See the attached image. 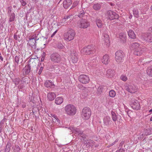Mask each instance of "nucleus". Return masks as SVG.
Here are the masks:
<instances>
[{"label": "nucleus", "instance_id": "f257e3e1", "mask_svg": "<svg viewBox=\"0 0 152 152\" xmlns=\"http://www.w3.org/2000/svg\"><path fill=\"white\" fill-rule=\"evenodd\" d=\"M131 49L134 50V54L135 55L140 56L143 52L144 50L142 49L141 46L137 42L133 43L131 45Z\"/></svg>", "mask_w": 152, "mask_h": 152}, {"label": "nucleus", "instance_id": "f03ea898", "mask_svg": "<svg viewBox=\"0 0 152 152\" xmlns=\"http://www.w3.org/2000/svg\"><path fill=\"white\" fill-rule=\"evenodd\" d=\"M96 50V47L95 46L89 45L83 48L81 50V53L84 54L90 55L95 53Z\"/></svg>", "mask_w": 152, "mask_h": 152}, {"label": "nucleus", "instance_id": "7ed1b4c3", "mask_svg": "<svg viewBox=\"0 0 152 152\" xmlns=\"http://www.w3.org/2000/svg\"><path fill=\"white\" fill-rule=\"evenodd\" d=\"M65 110L66 113L69 115H74L76 112V109L73 105L69 104L65 107Z\"/></svg>", "mask_w": 152, "mask_h": 152}, {"label": "nucleus", "instance_id": "20e7f679", "mask_svg": "<svg viewBox=\"0 0 152 152\" xmlns=\"http://www.w3.org/2000/svg\"><path fill=\"white\" fill-rule=\"evenodd\" d=\"M75 35L74 30L69 29L67 32L64 34V39L66 41H70L73 39Z\"/></svg>", "mask_w": 152, "mask_h": 152}, {"label": "nucleus", "instance_id": "39448f33", "mask_svg": "<svg viewBox=\"0 0 152 152\" xmlns=\"http://www.w3.org/2000/svg\"><path fill=\"white\" fill-rule=\"evenodd\" d=\"M28 44L31 47L35 49L36 47V41L39 39V38L36 35H34L32 36H30L28 37Z\"/></svg>", "mask_w": 152, "mask_h": 152}, {"label": "nucleus", "instance_id": "423d86ee", "mask_svg": "<svg viewBox=\"0 0 152 152\" xmlns=\"http://www.w3.org/2000/svg\"><path fill=\"white\" fill-rule=\"evenodd\" d=\"M91 114L90 109L88 107H85L82 110L81 115L83 118L87 120L89 118Z\"/></svg>", "mask_w": 152, "mask_h": 152}, {"label": "nucleus", "instance_id": "0eeeda50", "mask_svg": "<svg viewBox=\"0 0 152 152\" xmlns=\"http://www.w3.org/2000/svg\"><path fill=\"white\" fill-rule=\"evenodd\" d=\"M90 25L89 22L85 19H82L77 22V26L80 28H86Z\"/></svg>", "mask_w": 152, "mask_h": 152}, {"label": "nucleus", "instance_id": "6e6552de", "mask_svg": "<svg viewBox=\"0 0 152 152\" xmlns=\"http://www.w3.org/2000/svg\"><path fill=\"white\" fill-rule=\"evenodd\" d=\"M51 60L55 63H59L61 61V56L58 53H55L51 54L50 56Z\"/></svg>", "mask_w": 152, "mask_h": 152}, {"label": "nucleus", "instance_id": "1a4fd4ad", "mask_svg": "<svg viewBox=\"0 0 152 152\" xmlns=\"http://www.w3.org/2000/svg\"><path fill=\"white\" fill-rule=\"evenodd\" d=\"M124 54L121 50H118L115 53V58L116 61L118 63H120L123 61Z\"/></svg>", "mask_w": 152, "mask_h": 152}, {"label": "nucleus", "instance_id": "9d476101", "mask_svg": "<svg viewBox=\"0 0 152 152\" xmlns=\"http://www.w3.org/2000/svg\"><path fill=\"white\" fill-rule=\"evenodd\" d=\"M132 107L134 109L138 110L140 108V105L138 101L135 99H132L130 102Z\"/></svg>", "mask_w": 152, "mask_h": 152}, {"label": "nucleus", "instance_id": "9b49d317", "mask_svg": "<svg viewBox=\"0 0 152 152\" xmlns=\"http://www.w3.org/2000/svg\"><path fill=\"white\" fill-rule=\"evenodd\" d=\"M107 15L108 18L111 20L117 19L119 17V16L118 14L111 10L108 11L107 12Z\"/></svg>", "mask_w": 152, "mask_h": 152}, {"label": "nucleus", "instance_id": "f8f14e48", "mask_svg": "<svg viewBox=\"0 0 152 152\" xmlns=\"http://www.w3.org/2000/svg\"><path fill=\"white\" fill-rule=\"evenodd\" d=\"M79 80L83 84H87L90 81L89 77L85 75H81L79 77Z\"/></svg>", "mask_w": 152, "mask_h": 152}, {"label": "nucleus", "instance_id": "ddd939ff", "mask_svg": "<svg viewBox=\"0 0 152 152\" xmlns=\"http://www.w3.org/2000/svg\"><path fill=\"white\" fill-rule=\"evenodd\" d=\"M142 38L144 40L148 42H152V34L150 33L144 34L142 36Z\"/></svg>", "mask_w": 152, "mask_h": 152}, {"label": "nucleus", "instance_id": "4468645a", "mask_svg": "<svg viewBox=\"0 0 152 152\" xmlns=\"http://www.w3.org/2000/svg\"><path fill=\"white\" fill-rule=\"evenodd\" d=\"M125 89L130 93H134L136 91L137 88L134 85H126L125 86Z\"/></svg>", "mask_w": 152, "mask_h": 152}, {"label": "nucleus", "instance_id": "2eb2a0df", "mask_svg": "<svg viewBox=\"0 0 152 152\" xmlns=\"http://www.w3.org/2000/svg\"><path fill=\"white\" fill-rule=\"evenodd\" d=\"M112 121L109 116H106L103 118V123L104 126H109L111 124Z\"/></svg>", "mask_w": 152, "mask_h": 152}, {"label": "nucleus", "instance_id": "dca6fc26", "mask_svg": "<svg viewBox=\"0 0 152 152\" xmlns=\"http://www.w3.org/2000/svg\"><path fill=\"white\" fill-rule=\"evenodd\" d=\"M31 66L29 64L26 65L23 69V75H26L28 74L30 72Z\"/></svg>", "mask_w": 152, "mask_h": 152}, {"label": "nucleus", "instance_id": "f3484780", "mask_svg": "<svg viewBox=\"0 0 152 152\" xmlns=\"http://www.w3.org/2000/svg\"><path fill=\"white\" fill-rule=\"evenodd\" d=\"M103 39L104 42V45L108 47L109 45V35L106 34H104L103 37Z\"/></svg>", "mask_w": 152, "mask_h": 152}, {"label": "nucleus", "instance_id": "a211bd4d", "mask_svg": "<svg viewBox=\"0 0 152 152\" xmlns=\"http://www.w3.org/2000/svg\"><path fill=\"white\" fill-rule=\"evenodd\" d=\"M72 4L71 0H64L63 2V7L65 9H67Z\"/></svg>", "mask_w": 152, "mask_h": 152}, {"label": "nucleus", "instance_id": "6ab92c4d", "mask_svg": "<svg viewBox=\"0 0 152 152\" xmlns=\"http://www.w3.org/2000/svg\"><path fill=\"white\" fill-rule=\"evenodd\" d=\"M102 61V62L105 64H108L110 62L109 56L107 55L104 56Z\"/></svg>", "mask_w": 152, "mask_h": 152}, {"label": "nucleus", "instance_id": "aec40b11", "mask_svg": "<svg viewBox=\"0 0 152 152\" xmlns=\"http://www.w3.org/2000/svg\"><path fill=\"white\" fill-rule=\"evenodd\" d=\"M56 97V95L54 93H49L47 94V98L49 101L53 100Z\"/></svg>", "mask_w": 152, "mask_h": 152}, {"label": "nucleus", "instance_id": "412c9836", "mask_svg": "<svg viewBox=\"0 0 152 152\" xmlns=\"http://www.w3.org/2000/svg\"><path fill=\"white\" fill-rule=\"evenodd\" d=\"M71 58L73 63H76L78 60V55L74 53L71 54Z\"/></svg>", "mask_w": 152, "mask_h": 152}, {"label": "nucleus", "instance_id": "4be33fe9", "mask_svg": "<svg viewBox=\"0 0 152 152\" xmlns=\"http://www.w3.org/2000/svg\"><path fill=\"white\" fill-rule=\"evenodd\" d=\"M119 38L121 39L123 43H125L126 41V34L123 32L120 33L119 34Z\"/></svg>", "mask_w": 152, "mask_h": 152}, {"label": "nucleus", "instance_id": "5701e85b", "mask_svg": "<svg viewBox=\"0 0 152 152\" xmlns=\"http://www.w3.org/2000/svg\"><path fill=\"white\" fill-rule=\"evenodd\" d=\"M45 86L47 88H52L54 86L53 82L51 80H47L44 83Z\"/></svg>", "mask_w": 152, "mask_h": 152}, {"label": "nucleus", "instance_id": "b1692460", "mask_svg": "<svg viewBox=\"0 0 152 152\" xmlns=\"http://www.w3.org/2000/svg\"><path fill=\"white\" fill-rule=\"evenodd\" d=\"M114 71L111 69H108L107 72V73L106 74V76L108 78L112 77L114 75Z\"/></svg>", "mask_w": 152, "mask_h": 152}, {"label": "nucleus", "instance_id": "393cba45", "mask_svg": "<svg viewBox=\"0 0 152 152\" xmlns=\"http://www.w3.org/2000/svg\"><path fill=\"white\" fill-rule=\"evenodd\" d=\"M128 35L129 37L132 39H135L136 38V36L134 32L132 30H129L128 32Z\"/></svg>", "mask_w": 152, "mask_h": 152}, {"label": "nucleus", "instance_id": "a878e982", "mask_svg": "<svg viewBox=\"0 0 152 152\" xmlns=\"http://www.w3.org/2000/svg\"><path fill=\"white\" fill-rule=\"evenodd\" d=\"M96 22L97 26L99 28H101L103 25V23H102L101 20L99 18H97L96 20Z\"/></svg>", "mask_w": 152, "mask_h": 152}, {"label": "nucleus", "instance_id": "bb28decb", "mask_svg": "<svg viewBox=\"0 0 152 152\" xmlns=\"http://www.w3.org/2000/svg\"><path fill=\"white\" fill-rule=\"evenodd\" d=\"M53 68L54 69L55 72L57 73H59L60 72V66L59 65H54L52 66Z\"/></svg>", "mask_w": 152, "mask_h": 152}, {"label": "nucleus", "instance_id": "cd10ccee", "mask_svg": "<svg viewBox=\"0 0 152 152\" xmlns=\"http://www.w3.org/2000/svg\"><path fill=\"white\" fill-rule=\"evenodd\" d=\"M63 99L61 97H58L56 98L55 100V103L57 104H60L63 102Z\"/></svg>", "mask_w": 152, "mask_h": 152}, {"label": "nucleus", "instance_id": "c85d7f7f", "mask_svg": "<svg viewBox=\"0 0 152 152\" xmlns=\"http://www.w3.org/2000/svg\"><path fill=\"white\" fill-rule=\"evenodd\" d=\"M8 15L10 17L9 21L10 22H12L14 21L15 18V14L14 13H12Z\"/></svg>", "mask_w": 152, "mask_h": 152}, {"label": "nucleus", "instance_id": "c756f323", "mask_svg": "<svg viewBox=\"0 0 152 152\" xmlns=\"http://www.w3.org/2000/svg\"><path fill=\"white\" fill-rule=\"evenodd\" d=\"M11 145V143L10 142H8L6 146L4 152H9L10 150Z\"/></svg>", "mask_w": 152, "mask_h": 152}, {"label": "nucleus", "instance_id": "7c9ffc66", "mask_svg": "<svg viewBox=\"0 0 152 152\" xmlns=\"http://www.w3.org/2000/svg\"><path fill=\"white\" fill-rule=\"evenodd\" d=\"M101 5L100 4L97 3L93 5V8L96 10H99L101 8Z\"/></svg>", "mask_w": 152, "mask_h": 152}, {"label": "nucleus", "instance_id": "2f4dec72", "mask_svg": "<svg viewBox=\"0 0 152 152\" xmlns=\"http://www.w3.org/2000/svg\"><path fill=\"white\" fill-rule=\"evenodd\" d=\"M147 74L150 76H152V66L148 67L147 70Z\"/></svg>", "mask_w": 152, "mask_h": 152}, {"label": "nucleus", "instance_id": "473e14b6", "mask_svg": "<svg viewBox=\"0 0 152 152\" xmlns=\"http://www.w3.org/2000/svg\"><path fill=\"white\" fill-rule=\"evenodd\" d=\"M74 133L75 134L82 135L83 134V132L80 130L79 129L76 128L74 130Z\"/></svg>", "mask_w": 152, "mask_h": 152}, {"label": "nucleus", "instance_id": "72a5a7b5", "mask_svg": "<svg viewBox=\"0 0 152 152\" xmlns=\"http://www.w3.org/2000/svg\"><path fill=\"white\" fill-rule=\"evenodd\" d=\"M152 128H149L145 130V134L146 135H149L152 133Z\"/></svg>", "mask_w": 152, "mask_h": 152}, {"label": "nucleus", "instance_id": "f704fd0d", "mask_svg": "<svg viewBox=\"0 0 152 152\" xmlns=\"http://www.w3.org/2000/svg\"><path fill=\"white\" fill-rule=\"evenodd\" d=\"M111 113L112 116V119L114 121H115L117 120V118L115 113L113 111H112Z\"/></svg>", "mask_w": 152, "mask_h": 152}, {"label": "nucleus", "instance_id": "c9c22d12", "mask_svg": "<svg viewBox=\"0 0 152 152\" xmlns=\"http://www.w3.org/2000/svg\"><path fill=\"white\" fill-rule=\"evenodd\" d=\"M133 14L134 16L136 18L139 17V12L137 9H134L133 11Z\"/></svg>", "mask_w": 152, "mask_h": 152}, {"label": "nucleus", "instance_id": "e433bc0d", "mask_svg": "<svg viewBox=\"0 0 152 152\" xmlns=\"http://www.w3.org/2000/svg\"><path fill=\"white\" fill-rule=\"evenodd\" d=\"M85 14L84 11L83 10H82L80 11L78 15V16L80 18H82L84 16Z\"/></svg>", "mask_w": 152, "mask_h": 152}, {"label": "nucleus", "instance_id": "4c0bfd02", "mask_svg": "<svg viewBox=\"0 0 152 152\" xmlns=\"http://www.w3.org/2000/svg\"><path fill=\"white\" fill-rule=\"evenodd\" d=\"M110 96L112 97H114L115 96L116 93L115 91L113 90L110 91L109 93Z\"/></svg>", "mask_w": 152, "mask_h": 152}, {"label": "nucleus", "instance_id": "58836bf2", "mask_svg": "<svg viewBox=\"0 0 152 152\" xmlns=\"http://www.w3.org/2000/svg\"><path fill=\"white\" fill-rule=\"evenodd\" d=\"M20 1L22 5L24 6L27 4L28 2V0H20Z\"/></svg>", "mask_w": 152, "mask_h": 152}, {"label": "nucleus", "instance_id": "ea45409f", "mask_svg": "<svg viewBox=\"0 0 152 152\" xmlns=\"http://www.w3.org/2000/svg\"><path fill=\"white\" fill-rule=\"evenodd\" d=\"M20 79L19 78H17L13 80V82L16 85H18L19 83Z\"/></svg>", "mask_w": 152, "mask_h": 152}, {"label": "nucleus", "instance_id": "a19ab883", "mask_svg": "<svg viewBox=\"0 0 152 152\" xmlns=\"http://www.w3.org/2000/svg\"><path fill=\"white\" fill-rule=\"evenodd\" d=\"M20 149L18 145H15L14 148V152H20Z\"/></svg>", "mask_w": 152, "mask_h": 152}, {"label": "nucleus", "instance_id": "79ce46f5", "mask_svg": "<svg viewBox=\"0 0 152 152\" xmlns=\"http://www.w3.org/2000/svg\"><path fill=\"white\" fill-rule=\"evenodd\" d=\"M57 46L58 48L59 49H64V46L62 45V43H61L60 42H59L58 43L57 45Z\"/></svg>", "mask_w": 152, "mask_h": 152}, {"label": "nucleus", "instance_id": "37998d69", "mask_svg": "<svg viewBox=\"0 0 152 152\" xmlns=\"http://www.w3.org/2000/svg\"><path fill=\"white\" fill-rule=\"evenodd\" d=\"M103 89V87L102 86H99L97 89V91L99 94L102 91Z\"/></svg>", "mask_w": 152, "mask_h": 152}, {"label": "nucleus", "instance_id": "c03bdc74", "mask_svg": "<svg viewBox=\"0 0 152 152\" xmlns=\"http://www.w3.org/2000/svg\"><path fill=\"white\" fill-rule=\"evenodd\" d=\"M12 6H10L8 7L7 8V14H10L11 13H12Z\"/></svg>", "mask_w": 152, "mask_h": 152}, {"label": "nucleus", "instance_id": "a18cd8bd", "mask_svg": "<svg viewBox=\"0 0 152 152\" xmlns=\"http://www.w3.org/2000/svg\"><path fill=\"white\" fill-rule=\"evenodd\" d=\"M121 79L123 81H125L127 80V78L126 75H121Z\"/></svg>", "mask_w": 152, "mask_h": 152}, {"label": "nucleus", "instance_id": "49530a36", "mask_svg": "<svg viewBox=\"0 0 152 152\" xmlns=\"http://www.w3.org/2000/svg\"><path fill=\"white\" fill-rule=\"evenodd\" d=\"M20 58L19 56H16L15 57V62L17 63V65L18 64Z\"/></svg>", "mask_w": 152, "mask_h": 152}, {"label": "nucleus", "instance_id": "de8ad7c7", "mask_svg": "<svg viewBox=\"0 0 152 152\" xmlns=\"http://www.w3.org/2000/svg\"><path fill=\"white\" fill-rule=\"evenodd\" d=\"M127 114L130 117V115L131 113H132V111L130 110H126Z\"/></svg>", "mask_w": 152, "mask_h": 152}, {"label": "nucleus", "instance_id": "09e8293b", "mask_svg": "<svg viewBox=\"0 0 152 152\" xmlns=\"http://www.w3.org/2000/svg\"><path fill=\"white\" fill-rule=\"evenodd\" d=\"M78 2L77 1H76L74 3H73V5L71 7V9H73L75 7H76L78 4Z\"/></svg>", "mask_w": 152, "mask_h": 152}, {"label": "nucleus", "instance_id": "8fccbe9b", "mask_svg": "<svg viewBox=\"0 0 152 152\" xmlns=\"http://www.w3.org/2000/svg\"><path fill=\"white\" fill-rule=\"evenodd\" d=\"M118 139H116L114 142L111 143L109 145V147H110V146H112V145L115 144L116 143L118 142Z\"/></svg>", "mask_w": 152, "mask_h": 152}, {"label": "nucleus", "instance_id": "3c124183", "mask_svg": "<svg viewBox=\"0 0 152 152\" xmlns=\"http://www.w3.org/2000/svg\"><path fill=\"white\" fill-rule=\"evenodd\" d=\"M53 121L54 122H59V120H58V118H52Z\"/></svg>", "mask_w": 152, "mask_h": 152}, {"label": "nucleus", "instance_id": "603ef678", "mask_svg": "<svg viewBox=\"0 0 152 152\" xmlns=\"http://www.w3.org/2000/svg\"><path fill=\"white\" fill-rule=\"evenodd\" d=\"M72 16V15H69V16H67L64 17V19L65 20H67L68 19L70 18Z\"/></svg>", "mask_w": 152, "mask_h": 152}, {"label": "nucleus", "instance_id": "864d4df0", "mask_svg": "<svg viewBox=\"0 0 152 152\" xmlns=\"http://www.w3.org/2000/svg\"><path fill=\"white\" fill-rule=\"evenodd\" d=\"M42 67H41L40 68V69L39 70V75L42 72Z\"/></svg>", "mask_w": 152, "mask_h": 152}, {"label": "nucleus", "instance_id": "5fc2aeb1", "mask_svg": "<svg viewBox=\"0 0 152 152\" xmlns=\"http://www.w3.org/2000/svg\"><path fill=\"white\" fill-rule=\"evenodd\" d=\"M125 143V142L124 141H122L120 143V145H119V146H123L124 144V143Z\"/></svg>", "mask_w": 152, "mask_h": 152}, {"label": "nucleus", "instance_id": "6e6d98bb", "mask_svg": "<svg viewBox=\"0 0 152 152\" xmlns=\"http://www.w3.org/2000/svg\"><path fill=\"white\" fill-rule=\"evenodd\" d=\"M57 30H56V31L54 32L52 34V35H51V37H53L54 35H55V34H56V33L57 32Z\"/></svg>", "mask_w": 152, "mask_h": 152}, {"label": "nucleus", "instance_id": "4d7b16f0", "mask_svg": "<svg viewBox=\"0 0 152 152\" xmlns=\"http://www.w3.org/2000/svg\"><path fill=\"white\" fill-rule=\"evenodd\" d=\"M69 129L71 130L74 133V130L75 129L73 128L72 127H69Z\"/></svg>", "mask_w": 152, "mask_h": 152}, {"label": "nucleus", "instance_id": "13d9d810", "mask_svg": "<svg viewBox=\"0 0 152 152\" xmlns=\"http://www.w3.org/2000/svg\"><path fill=\"white\" fill-rule=\"evenodd\" d=\"M82 137L83 138V140H84L85 138H86V135L84 134H83L82 135Z\"/></svg>", "mask_w": 152, "mask_h": 152}, {"label": "nucleus", "instance_id": "bf43d9fd", "mask_svg": "<svg viewBox=\"0 0 152 152\" xmlns=\"http://www.w3.org/2000/svg\"><path fill=\"white\" fill-rule=\"evenodd\" d=\"M14 38L15 40H17L18 39L17 35L16 34H14Z\"/></svg>", "mask_w": 152, "mask_h": 152}, {"label": "nucleus", "instance_id": "052dcab7", "mask_svg": "<svg viewBox=\"0 0 152 152\" xmlns=\"http://www.w3.org/2000/svg\"><path fill=\"white\" fill-rule=\"evenodd\" d=\"M52 117L53 118H58L55 115H51Z\"/></svg>", "mask_w": 152, "mask_h": 152}, {"label": "nucleus", "instance_id": "680f3d73", "mask_svg": "<svg viewBox=\"0 0 152 152\" xmlns=\"http://www.w3.org/2000/svg\"><path fill=\"white\" fill-rule=\"evenodd\" d=\"M125 150L124 149H121V152H125Z\"/></svg>", "mask_w": 152, "mask_h": 152}, {"label": "nucleus", "instance_id": "e2e57ef3", "mask_svg": "<svg viewBox=\"0 0 152 152\" xmlns=\"http://www.w3.org/2000/svg\"><path fill=\"white\" fill-rule=\"evenodd\" d=\"M0 60H1V61H3V57L1 56H0Z\"/></svg>", "mask_w": 152, "mask_h": 152}, {"label": "nucleus", "instance_id": "0e129e2a", "mask_svg": "<svg viewBox=\"0 0 152 152\" xmlns=\"http://www.w3.org/2000/svg\"><path fill=\"white\" fill-rule=\"evenodd\" d=\"M121 149L120 148L117 151L115 152H120Z\"/></svg>", "mask_w": 152, "mask_h": 152}, {"label": "nucleus", "instance_id": "69168bd1", "mask_svg": "<svg viewBox=\"0 0 152 152\" xmlns=\"http://www.w3.org/2000/svg\"><path fill=\"white\" fill-rule=\"evenodd\" d=\"M32 0L33 1H34L35 3H36L38 1H37L38 0Z\"/></svg>", "mask_w": 152, "mask_h": 152}, {"label": "nucleus", "instance_id": "338daca9", "mask_svg": "<svg viewBox=\"0 0 152 152\" xmlns=\"http://www.w3.org/2000/svg\"><path fill=\"white\" fill-rule=\"evenodd\" d=\"M152 112V108L149 111V113H151Z\"/></svg>", "mask_w": 152, "mask_h": 152}, {"label": "nucleus", "instance_id": "774afa93", "mask_svg": "<svg viewBox=\"0 0 152 152\" xmlns=\"http://www.w3.org/2000/svg\"><path fill=\"white\" fill-rule=\"evenodd\" d=\"M150 121H152V116L150 118Z\"/></svg>", "mask_w": 152, "mask_h": 152}]
</instances>
